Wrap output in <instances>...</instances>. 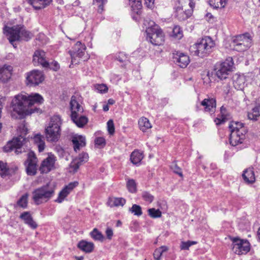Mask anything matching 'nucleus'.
Segmentation results:
<instances>
[{
	"instance_id": "nucleus-1",
	"label": "nucleus",
	"mask_w": 260,
	"mask_h": 260,
	"mask_svg": "<svg viewBox=\"0 0 260 260\" xmlns=\"http://www.w3.org/2000/svg\"><path fill=\"white\" fill-rule=\"evenodd\" d=\"M43 101L42 96L38 93H21L14 96L11 106L13 111L18 114L19 118H23L32 113H39L41 110L36 107L34 108L32 106L35 104H42Z\"/></svg>"
},
{
	"instance_id": "nucleus-2",
	"label": "nucleus",
	"mask_w": 260,
	"mask_h": 260,
	"mask_svg": "<svg viewBox=\"0 0 260 260\" xmlns=\"http://www.w3.org/2000/svg\"><path fill=\"white\" fill-rule=\"evenodd\" d=\"M62 124L61 117L54 115L51 118L49 125L45 128L46 138L48 141L56 142L60 137Z\"/></svg>"
},
{
	"instance_id": "nucleus-3",
	"label": "nucleus",
	"mask_w": 260,
	"mask_h": 260,
	"mask_svg": "<svg viewBox=\"0 0 260 260\" xmlns=\"http://www.w3.org/2000/svg\"><path fill=\"white\" fill-rule=\"evenodd\" d=\"M215 43L212 38L209 36L205 37L193 45L191 49H193L194 54L201 57L208 55L215 47Z\"/></svg>"
},
{
	"instance_id": "nucleus-4",
	"label": "nucleus",
	"mask_w": 260,
	"mask_h": 260,
	"mask_svg": "<svg viewBox=\"0 0 260 260\" xmlns=\"http://www.w3.org/2000/svg\"><path fill=\"white\" fill-rule=\"evenodd\" d=\"M32 199L36 205L47 202L54 194V187L47 184L35 189L32 192Z\"/></svg>"
},
{
	"instance_id": "nucleus-5",
	"label": "nucleus",
	"mask_w": 260,
	"mask_h": 260,
	"mask_svg": "<svg viewBox=\"0 0 260 260\" xmlns=\"http://www.w3.org/2000/svg\"><path fill=\"white\" fill-rule=\"evenodd\" d=\"M146 30V39L153 45H160L164 42V35L159 26L152 21Z\"/></svg>"
},
{
	"instance_id": "nucleus-6",
	"label": "nucleus",
	"mask_w": 260,
	"mask_h": 260,
	"mask_svg": "<svg viewBox=\"0 0 260 260\" xmlns=\"http://www.w3.org/2000/svg\"><path fill=\"white\" fill-rule=\"evenodd\" d=\"M233 65L234 62L232 57L226 58L224 61L216 65L214 69L216 76L220 80L227 79L232 71Z\"/></svg>"
},
{
	"instance_id": "nucleus-7",
	"label": "nucleus",
	"mask_w": 260,
	"mask_h": 260,
	"mask_svg": "<svg viewBox=\"0 0 260 260\" xmlns=\"http://www.w3.org/2000/svg\"><path fill=\"white\" fill-rule=\"evenodd\" d=\"M45 52L43 50H36L33 55V63L35 66L41 65L44 68H50L54 71H57L59 69V63L56 61H53L51 64L46 60Z\"/></svg>"
},
{
	"instance_id": "nucleus-8",
	"label": "nucleus",
	"mask_w": 260,
	"mask_h": 260,
	"mask_svg": "<svg viewBox=\"0 0 260 260\" xmlns=\"http://www.w3.org/2000/svg\"><path fill=\"white\" fill-rule=\"evenodd\" d=\"M232 241V249L238 255L247 253L250 250V244L247 240H242L238 237H230Z\"/></svg>"
},
{
	"instance_id": "nucleus-9",
	"label": "nucleus",
	"mask_w": 260,
	"mask_h": 260,
	"mask_svg": "<svg viewBox=\"0 0 260 260\" xmlns=\"http://www.w3.org/2000/svg\"><path fill=\"white\" fill-rule=\"evenodd\" d=\"M26 141L25 138L22 135H19L17 137L14 138L12 140L4 147V151L9 152L15 150V153L19 154L22 153V146Z\"/></svg>"
},
{
	"instance_id": "nucleus-10",
	"label": "nucleus",
	"mask_w": 260,
	"mask_h": 260,
	"mask_svg": "<svg viewBox=\"0 0 260 260\" xmlns=\"http://www.w3.org/2000/svg\"><path fill=\"white\" fill-rule=\"evenodd\" d=\"M38 159L35 153L30 151L27 153V159L24 162L26 168V172L28 175L34 176L37 172Z\"/></svg>"
},
{
	"instance_id": "nucleus-11",
	"label": "nucleus",
	"mask_w": 260,
	"mask_h": 260,
	"mask_svg": "<svg viewBox=\"0 0 260 260\" xmlns=\"http://www.w3.org/2000/svg\"><path fill=\"white\" fill-rule=\"evenodd\" d=\"M234 50L241 52L247 50L250 47V42L247 34L237 36L233 40Z\"/></svg>"
},
{
	"instance_id": "nucleus-12",
	"label": "nucleus",
	"mask_w": 260,
	"mask_h": 260,
	"mask_svg": "<svg viewBox=\"0 0 260 260\" xmlns=\"http://www.w3.org/2000/svg\"><path fill=\"white\" fill-rule=\"evenodd\" d=\"M44 80L43 73L38 70H34L28 73L26 77V83L31 86H36Z\"/></svg>"
},
{
	"instance_id": "nucleus-13",
	"label": "nucleus",
	"mask_w": 260,
	"mask_h": 260,
	"mask_svg": "<svg viewBox=\"0 0 260 260\" xmlns=\"http://www.w3.org/2000/svg\"><path fill=\"white\" fill-rule=\"evenodd\" d=\"M21 25H17L11 27H5L4 28V32L8 37L9 42L13 44V42L19 41L20 40V31Z\"/></svg>"
},
{
	"instance_id": "nucleus-14",
	"label": "nucleus",
	"mask_w": 260,
	"mask_h": 260,
	"mask_svg": "<svg viewBox=\"0 0 260 260\" xmlns=\"http://www.w3.org/2000/svg\"><path fill=\"white\" fill-rule=\"evenodd\" d=\"M56 157L52 154L49 155L44 159L39 167V171L41 174L48 173L54 169Z\"/></svg>"
},
{
	"instance_id": "nucleus-15",
	"label": "nucleus",
	"mask_w": 260,
	"mask_h": 260,
	"mask_svg": "<svg viewBox=\"0 0 260 260\" xmlns=\"http://www.w3.org/2000/svg\"><path fill=\"white\" fill-rule=\"evenodd\" d=\"M230 136V143L231 145L234 146H237L239 144H242L245 138V134L247 132L246 129H241L238 131H232Z\"/></svg>"
},
{
	"instance_id": "nucleus-16",
	"label": "nucleus",
	"mask_w": 260,
	"mask_h": 260,
	"mask_svg": "<svg viewBox=\"0 0 260 260\" xmlns=\"http://www.w3.org/2000/svg\"><path fill=\"white\" fill-rule=\"evenodd\" d=\"M86 47L80 42H78L73 47L72 49L69 51V53L72 58V62L75 61L76 58L82 57L85 53Z\"/></svg>"
},
{
	"instance_id": "nucleus-17",
	"label": "nucleus",
	"mask_w": 260,
	"mask_h": 260,
	"mask_svg": "<svg viewBox=\"0 0 260 260\" xmlns=\"http://www.w3.org/2000/svg\"><path fill=\"white\" fill-rule=\"evenodd\" d=\"M88 154L87 153L82 152L72 160L70 164V168L73 169L74 172H77L81 165L88 161Z\"/></svg>"
},
{
	"instance_id": "nucleus-18",
	"label": "nucleus",
	"mask_w": 260,
	"mask_h": 260,
	"mask_svg": "<svg viewBox=\"0 0 260 260\" xmlns=\"http://www.w3.org/2000/svg\"><path fill=\"white\" fill-rule=\"evenodd\" d=\"M173 58L174 62L182 68L186 67L189 62V57L181 52H177L176 54H174Z\"/></svg>"
},
{
	"instance_id": "nucleus-19",
	"label": "nucleus",
	"mask_w": 260,
	"mask_h": 260,
	"mask_svg": "<svg viewBox=\"0 0 260 260\" xmlns=\"http://www.w3.org/2000/svg\"><path fill=\"white\" fill-rule=\"evenodd\" d=\"M201 105L204 107L205 112L214 113L215 111L216 102L215 98L205 99L201 102Z\"/></svg>"
},
{
	"instance_id": "nucleus-20",
	"label": "nucleus",
	"mask_w": 260,
	"mask_h": 260,
	"mask_svg": "<svg viewBox=\"0 0 260 260\" xmlns=\"http://www.w3.org/2000/svg\"><path fill=\"white\" fill-rule=\"evenodd\" d=\"M175 16L179 20L183 21L191 16L192 13V9L184 10L180 7H175Z\"/></svg>"
},
{
	"instance_id": "nucleus-21",
	"label": "nucleus",
	"mask_w": 260,
	"mask_h": 260,
	"mask_svg": "<svg viewBox=\"0 0 260 260\" xmlns=\"http://www.w3.org/2000/svg\"><path fill=\"white\" fill-rule=\"evenodd\" d=\"M233 82L234 87L240 90H242L246 85V78L243 75L236 74L233 77Z\"/></svg>"
},
{
	"instance_id": "nucleus-22",
	"label": "nucleus",
	"mask_w": 260,
	"mask_h": 260,
	"mask_svg": "<svg viewBox=\"0 0 260 260\" xmlns=\"http://www.w3.org/2000/svg\"><path fill=\"white\" fill-rule=\"evenodd\" d=\"M72 143L74 145V149L76 152L86 145L85 138L81 135H75L72 138Z\"/></svg>"
},
{
	"instance_id": "nucleus-23",
	"label": "nucleus",
	"mask_w": 260,
	"mask_h": 260,
	"mask_svg": "<svg viewBox=\"0 0 260 260\" xmlns=\"http://www.w3.org/2000/svg\"><path fill=\"white\" fill-rule=\"evenodd\" d=\"M35 9L40 10L49 5L52 0H26Z\"/></svg>"
},
{
	"instance_id": "nucleus-24",
	"label": "nucleus",
	"mask_w": 260,
	"mask_h": 260,
	"mask_svg": "<svg viewBox=\"0 0 260 260\" xmlns=\"http://www.w3.org/2000/svg\"><path fill=\"white\" fill-rule=\"evenodd\" d=\"M20 218L24 221L25 224H28L31 229H35L37 228L38 224L33 220L29 212L25 211L20 215Z\"/></svg>"
},
{
	"instance_id": "nucleus-25",
	"label": "nucleus",
	"mask_w": 260,
	"mask_h": 260,
	"mask_svg": "<svg viewBox=\"0 0 260 260\" xmlns=\"http://www.w3.org/2000/svg\"><path fill=\"white\" fill-rule=\"evenodd\" d=\"M70 107L71 110V117L75 114V115L79 113H82L83 109L81 105L76 100V98L73 96L70 102Z\"/></svg>"
},
{
	"instance_id": "nucleus-26",
	"label": "nucleus",
	"mask_w": 260,
	"mask_h": 260,
	"mask_svg": "<svg viewBox=\"0 0 260 260\" xmlns=\"http://www.w3.org/2000/svg\"><path fill=\"white\" fill-rule=\"evenodd\" d=\"M94 244L92 242H87L85 240L80 241L78 244V247L86 253L91 252L94 249Z\"/></svg>"
},
{
	"instance_id": "nucleus-27",
	"label": "nucleus",
	"mask_w": 260,
	"mask_h": 260,
	"mask_svg": "<svg viewBox=\"0 0 260 260\" xmlns=\"http://www.w3.org/2000/svg\"><path fill=\"white\" fill-rule=\"evenodd\" d=\"M71 119L79 127H83L88 122V118L85 116H80L79 114L71 117Z\"/></svg>"
},
{
	"instance_id": "nucleus-28",
	"label": "nucleus",
	"mask_w": 260,
	"mask_h": 260,
	"mask_svg": "<svg viewBox=\"0 0 260 260\" xmlns=\"http://www.w3.org/2000/svg\"><path fill=\"white\" fill-rule=\"evenodd\" d=\"M175 7L183 8L184 10L193 9L194 7V4L192 0H178Z\"/></svg>"
},
{
	"instance_id": "nucleus-29",
	"label": "nucleus",
	"mask_w": 260,
	"mask_h": 260,
	"mask_svg": "<svg viewBox=\"0 0 260 260\" xmlns=\"http://www.w3.org/2000/svg\"><path fill=\"white\" fill-rule=\"evenodd\" d=\"M144 157V155L142 152L138 151H134L131 155V160L134 165H139Z\"/></svg>"
},
{
	"instance_id": "nucleus-30",
	"label": "nucleus",
	"mask_w": 260,
	"mask_h": 260,
	"mask_svg": "<svg viewBox=\"0 0 260 260\" xmlns=\"http://www.w3.org/2000/svg\"><path fill=\"white\" fill-rule=\"evenodd\" d=\"M244 181L248 183H252L255 181V176L253 171L251 169H246L242 174Z\"/></svg>"
},
{
	"instance_id": "nucleus-31",
	"label": "nucleus",
	"mask_w": 260,
	"mask_h": 260,
	"mask_svg": "<svg viewBox=\"0 0 260 260\" xmlns=\"http://www.w3.org/2000/svg\"><path fill=\"white\" fill-rule=\"evenodd\" d=\"M12 70V67L11 66L4 65L3 67L0 68V72L2 75V81L10 78Z\"/></svg>"
},
{
	"instance_id": "nucleus-32",
	"label": "nucleus",
	"mask_w": 260,
	"mask_h": 260,
	"mask_svg": "<svg viewBox=\"0 0 260 260\" xmlns=\"http://www.w3.org/2000/svg\"><path fill=\"white\" fill-rule=\"evenodd\" d=\"M125 200L122 198H110L108 204L110 207L123 206L125 204Z\"/></svg>"
},
{
	"instance_id": "nucleus-33",
	"label": "nucleus",
	"mask_w": 260,
	"mask_h": 260,
	"mask_svg": "<svg viewBox=\"0 0 260 260\" xmlns=\"http://www.w3.org/2000/svg\"><path fill=\"white\" fill-rule=\"evenodd\" d=\"M34 142L37 145L39 151H43L45 148L44 137L40 134L36 135L34 138Z\"/></svg>"
},
{
	"instance_id": "nucleus-34",
	"label": "nucleus",
	"mask_w": 260,
	"mask_h": 260,
	"mask_svg": "<svg viewBox=\"0 0 260 260\" xmlns=\"http://www.w3.org/2000/svg\"><path fill=\"white\" fill-rule=\"evenodd\" d=\"M140 129L143 132L151 127V125L149 120L145 117H141L138 122Z\"/></svg>"
},
{
	"instance_id": "nucleus-35",
	"label": "nucleus",
	"mask_w": 260,
	"mask_h": 260,
	"mask_svg": "<svg viewBox=\"0 0 260 260\" xmlns=\"http://www.w3.org/2000/svg\"><path fill=\"white\" fill-rule=\"evenodd\" d=\"M226 108L223 106H221L220 108V116H218L215 119L214 121L216 122L217 125L221 124L224 123L226 119Z\"/></svg>"
},
{
	"instance_id": "nucleus-36",
	"label": "nucleus",
	"mask_w": 260,
	"mask_h": 260,
	"mask_svg": "<svg viewBox=\"0 0 260 260\" xmlns=\"http://www.w3.org/2000/svg\"><path fill=\"white\" fill-rule=\"evenodd\" d=\"M260 116V104L252 109V112L248 114V118L250 120L256 121Z\"/></svg>"
},
{
	"instance_id": "nucleus-37",
	"label": "nucleus",
	"mask_w": 260,
	"mask_h": 260,
	"mask_svg": "<svg viewBox=\"0 0 260 260\" xmlns=\"http://www.w3.org/2000/svg\"><path fill=\"white\" fill-rule=\"evenodd\" d=\"M227 0H209V4L214 9L223 8L224 7Z\"/></svg>"
},
{
	"instance_id": "nucleus-38",
	"label": "nucleus",
	"mask_w": 260,
	"mask_h": 260,
	"mask_svg": "<svg viewBox=\"0 0 260 260\" xmlns=\"http://www.w3.org/2000/svg\"><path fill=\"white\" fill-rule=\"evenodd\" d=\"M229 128L230 131H240L241 129H246L243 123L236 121H232L229 125Z\"/></svg>"
},
{
	"instance_id": "nucleus-39",
	"label": "nucleus",
	"mask_w": 260,
	"mask_h": 260,
	"mask_svg": "<svg viewBox=\"0 0 260 260\" xmlns=\"http://www.w3.org/2000/svg\"><path fill=\"white\" fill-rule=\"evenodd\" d=\"M168 248L166 246H162L155 250L153 253V256L156 260H160L162 253L166 252Z\"/></svg>"
},
{
	"instance_id": "nucleus-40",
	"label": "nucleus",
	"mask_w": 260,
	"mask_h": 260,
	"mask_svg": "<svg viewBox=\"0 0 260 260\" xmlns=\"http://www.w3.org/2000/svg\"><path fill=\"white\" fill-rule=\"evenodd\" d=\"M28 204V194L22 195L17 202V205L23 209H25Z\"/></svg>"
},
{
	"instance_id": "nucleus-41",
	"label": "nucleus",
	"mask_w": 260,
	"mask_h": 260,
	"mask_svg": "<svg viewBox=\"0 0 260 260\" xmlns=\"http://www.w3.org/2000/svg\"><path fill=\"white\" fill-rule=\"evenodd\" d=\"M90 236L96 241H103L104 238L103 235L101 232L94 228L90 233Z\"/></svg>"
},
{
	"instance_id": "nucleus-42",
	"label": "nucleus",
	"mask_w": 260,
	"mask_h": 260,
	"mask_svg": "<svg viewBox=\"0 0 260 260\" xmlns=\"http://www.w3.org/2000/svg\"><path fill=\"white\" fill-rule=\"evenodd\" d=\"M130 5L133 10L137 9V14H140V10L142 8L141 0H129Z\"/></svg>"
},
{
	"instance_id": "nucleus-43",
	"label": "nucleus",
	"mask_w": 260,
	"mask_h": 260,
	"mask_svg": "<svg viewBox=\"0 0 260 260\" xmlns=\"http://www.w3.org/2000/svg\"><path fill=\"white\" fill-rule=\"evenodd\" d=\"M127 189L131 193H134L137 190V184L134 179H128L126 182Z\"/></svg>"
},
{
	"instance_id": "nucleus-44",
	"label": "nucleus",
	"mask_w": 260,
	"mask_h": 260,
	"mask_svg": "<svg viewBox=\"0 0 260 260\" xmlns=\"http://www.w3.org/2000/svg\"><path fill=\"white\" fill-rule=\"evenodd\" d=\"M9 174V170L7 168V164L2 161H0V175L2 177H5L8 176Z\"/></svg>"
},
{
	"instance_id": "nucleus-45",
	"label": "nucleus",
	"mask_w": 260,
	"mask_h": 260,
	"mask_svg": "<svg viewBox=\"0 0 260 260\" xmlns=\"http://www.w3.org/2000/svg\"><path fill=\"white\" fill-rule=\"evenodd\" d=\"M148 215L153 218L160 217L161 216V212L159 209L150 208L148 209Z\"/></svg>"
},
{
	"instance_id": "nucleus-46",
	"label": "nucleus",
	"mask_w": 260,
	"mask_h": 260,
	"mask_svg": "<svg viewBox=\"0 0 260 260\" xmlns=\"http://www.w3.org/2000/svg\"><path fill=\"white\" fill-rule=\"evenodd\" d=\"M20 39L23 38L26 41H28L31 38V35L29 31L26 30L24 29L23 25H21V28L20 31Z\"/></svg>"
},
{
	"instance_id": "nucleus-47",
	"label": "nucleus",
	"mask_w": 260,
	"mask_h": 260,
	"mask_svg": "<svg viewBox=\"0 0 260 260\" xmlns=\"http://www.w3.org/2000/svg\"><path fill=\"white\" fill-rule=\"evenodd\" d=\"M129 211L138 216L142 215L143 213L141 206L136 204H134L132 208L129 209Z\"/></svg>"
},
{
	"instance_id": "nucleus-48",
	"label": "nucleus",
	"mask_w": 260,
	"mask_h": 260,
	"mask_svg": "<svg viewBox=\"0 0 260 260\" xmlns=\"http://www.w3.org/2000/svg\"><path fill=\"white\" fill-rule=\"evenodd\" d=\"M70 192L66 188H63L62 190L59 192L58 197L55 201L58 203H61L64 199L68 196Z\"/></svg>"
},
{
	"instance_id": "nucleus-49",
	"label": "nucleus",
	"mask_w": 260,
	"mask_h": 260,
	"mask_svg": "<svg viewBox=\"0 0 260 260\" xmlns=\"http://www.w3.org/2000/svg\"><path fill=\"white\" fill-rule=\"evenodd\" d=\"M172 36L178 39H181L182 37V33L181 28L179 26H175L172 30Z\"/></svg>"
},
{
	"instance_id": "nucleus-50",
	"label": "nucleus",
	"mask_w": 260,
	"mask_h": 260,
	"mask_svg": "<svg viewBox=\"0 0 260 260\" xmlns=\"http://www.w3.org/2000/svg\"><path fill=\"white\" fill-rule=\"evenodd\" d=\"M142 197L143 199L149 203H151L154 200V197L149 192L144 191L142 193Z\"/></svg>"
},
{
	"instance_id": "nucleus-51",
	"label": "nucleus",
	"mask_w": 260,
	"mask_h": 260,
	"mask_svg": "<svg viewBox=\"0 0 260 260\" xmlns=\"http://www.w3.org/2000/svg\"><path fill=\"white\" fill-rule=\"evenodd\" d=\"M197 242L187 241L186 242H182L180 245V248L182 250H187L192 245L196 244Z\"/></svg>"
},
{
	"instance_id": "nucleus-52",
	"label": "nucleus",
	"mask_w": 260,
	"mask_h": 260,
	"mask_svg": "<svg viewBox=\"0 0 260 260\" xmlns=\"http://www.w3.org/2000/svg\"><path fill=\"white\" fill-rule=\"evenodd\" d=\"M95 88L100 93H106L108 90L107 86L104 84H96Z\"/></svg>"
},
{
	"instance_id": "nucleus-53",
	"label": "nucleus",
	"mask_w": 260,
	"mask_h": 260,
	"mask_svg": "<svg viewBox=\"0 0 260 260\" xmlns=\"http://www.w3.org/2000/svg\"><path fill=\"white\" fill-rule=\"evenodd\" d=\"M171 168L175 173L179 175L181 177H183L181 169L176 164H173L171 165Z\"/></svg>"
},
{
	"instance_id": "nucleus-54",
	"label": "nucleus",
	"mask_w": 260,
	"mask_h": 260,
	"mask_svg": "<svg viewBox=\"0 0 260 260\" xmlns=\"http://www.w3.org/2000/svg\"><path fill=\"white\" fill-rule=\"evenodd\" d=\"M107 124L109 133L110 135L113 134L115 132V127L113 120L111 119L109 120Z\"/></svg>"
},
{
	"instance_id": "nucleus-55",
	"label": "nucleus",
	"mask_w": 260,
	"mask_h": 260,
	"mask_svg": "<svg viewBox=\"0 0 260 260\" xmlns=\"http://www.w3.org/2000/svg\"><path fill=\"white\" fill-rule=\"evenodd\" d=\"M95 144L96 145L103 147L106 145L105 139L103 137H98L95 139Z\"/></svg>"
},
{
	"instance_id": "nucleus-56",
	"label": "nucleus",
	"mask_w": 260,
	"mask_h": 260,
	"mask_svg": "<svg viewBox=\"0 0 260 260\" xmlns=\"http://www.w3.org/2000/svg\"><path fill=\"white\" fill-rule=\"evenodd\" d=\"M116 59L120 62H123L126 61L127 57L126 55L122 52L119 53L116 56Z\"/></svg>"
},
{
	"instance_id": "nucleus-57",
	"label": "nucleus",
	"mask_w": 260,
	"mask_h": 260,
	"mask_svg": "<svg viewBox=\"0 0 260 260\" xmlns=\"http://www.w3.org/2000/svg\"><path fill=\"white\" fill-rule=\"evenodd\" d=\"M78 184L77 182H74L69 183L68 185H67L64 188H67V189L70 192L75 187H76Z\"/></svg>"
},
{
	"instance_id": "nucleus-58",
	"label": "nucleus",
	"mask_w": 260,
	"mask_h": 260,
	"mask_svg": "<svg viewBox=\"0 0 260 260\" xmlns=\"http://www.w3.org/2000/svg\"><path fill=\"white\" fill-rule=\"evenodd\" d=\"M106 235L109 240H111L113 235V232L111 228L108 227L106 230Z\"/></svg>"
},
{
	"instance_id": "nucleus-59",
	"label": "nucleus",
	"mask_w": 260,
	"mask_h": 260,
	"mask_svg": "<svg viewBox=\"0 0 260 260\" xmlns=\"http://www.w3.org/2000/svg\"><path fill=\"white\" fill-rule=\"evenodd\" d=\"M154 0H145V4L147 7H150L153 4Z\"/></svg>"
},
{
	"instance_id": "nucleus-60",
	"label": "nucleus",
	"mask_w": 260,
	"mask_h": 260,
	"mask_svg": "<svg viewBox=\"0 0 260 260\" xmlns=\"http://www.w3.org/2000/svg\"><path fill=\"white\" fill-rule=\"evenodd\" d=\"M107 0H93V2H99L101 3V4L99 5V7H103V5L105 2H106Z\"/></svg>"
},
{
	"instance_id": "nucleus-61",
	"label": "nucleus",
	"mask_w": 260,
	"mask_h": 260,
	"mask_svg": "<svg viewBox=\"0 0 260 260\" xmlns=\"http://www.w3.org/2000/svg\"><path fill=\"white\" fill-rule=\"evenodd\" d=\"M115 103V100L112 99H110L108 101V105H112Z\"/></svg>"
},
{
	"instance_id": "nucleus-62",
	"label": "nucleus",
	"mask_w": 260,
	"mask_h": 260,
	"mask_svg": "<svg viewBox=\"0 0 260 260\" xmlns=\"http://www.w3.org/2000/svg\"><path fill=\"white\" fill-rule=\"evenodd\" d=\"M109 109L108 105H105L103 106V110L104 111H108Z\"/></svg>"
},
{
	"instance_id": "nucleus-63",
	"label": "nucleus",
	"mask_w": 260,
	"mask_h": 260,
	"mask_svg": "<svg viewBox=\"0 0 260 260\" xmlns=\"http://www.w3.org/2000/svg\"><path fill=\"white\" fill-rule=\"evenodd\" d=\"M257 237L258 239L260 241V228L258 229L257 231Z\"/></svg>"
},
{
	"instance_id": "nucleus-64",
	"label": "nucleus",
	"mask_w": 260,
	"mask_h": 260,
	"mask_svg": "<svg viewBox=\"0 0 260 260\" xmlns=\"http://www.w3.org/2000/svg\"><path fill=\"white\" fill-rule=\"evenodd\" d=\"M122 224L120 220H118L117 221L116 226H120Z\"/></svg>"
}]
</instances>
